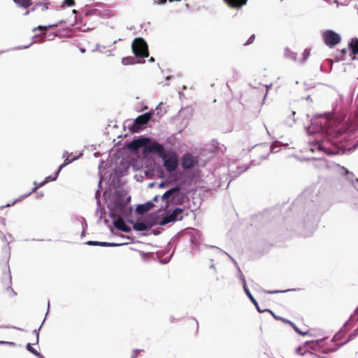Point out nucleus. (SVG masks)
Returning a JSON list of instances; mask_svg holds the SVG:
<instances>
[{"label": "nucleus", "mask_w": 358, "mask_h": 358, "mask_svg": "<svg viewBox=\"0 0 358 358\" xmlns=\"http://www.w3.org/2000/svg\"><path fill=\"white\" fill-rule=\"evenodd\" d=\"M87 244L90 245H100V246L115 245V244H113V243H108L106 242H99V241H89V242H87Z\"/></svg>", "instance_id": "nucleus-21"}, {"label": "nucleus", "mask_w": 358, "mask_h": 358, "mask_svg": "<svg viewBox=\"0 0 358 358\" xmlns=\"http://www.w3.org/2000/svg\"><path fill=\"white\" fill-rule=\"evenodd\" d=\"M291 327L294 329V330L296 333H298L300 335L305 336V335L308 334V331H301L293 322H292V325H291Z\"/></svg>", "instance_id": "nucleus-24"}, {"label": "nucleus", "mask_w": 358, "mask_h": 358, "mask_svg": "<svg viewBox=\"0 0 358 358\" xmlns=\"http://www.w3.org/2000/svg\"><path fill=\"white\" fill-rule=\"evenodd\" d=\"M267 292L269 293V294H273V293L278 292V291H277V290H275V291H268Z\"/></svg>", "instance_id": "nucleus-38"}, {"label": "nucleus", "mask_w": 358, "mask_h": 358, "mask_svg": "<svg viewBox=\"0 0 358 358\" xmlns=\"http://www.w3.org/2000/svg\"><path fill=\"white\" fill-rule=\"evenodd\" d=\"M64 157H66V158L65 159L64 163L62 164H61L59 167V171H61V170L64 167L66 166V165H68L69 164H70L71 162H73L74 160V158L73 159H70L69 158V156H68V152H66L64 154Z\"/></svg>", "instance_id": "nucleus-20"}, {"label": "nucleus", "mask_w": 358, "mask_h": 358, "mask_svg": "<svg viewBox=\"0 0 358 358\" xmlns=\"http://www.w3.org/2000/svg\"><path fill=\"white\" fill-rule=\"evenodd\" d=\"M55 26H56V24H50L48 26L39 25V26L34 28L33 31L35 32L36 30H39L42 32V34H45L46 33V31H48V28H51V27H53Z\"/></svg>", "instance_id": "nucleus-19"}, {"label": "nucleus", "mask_w": 358, "mask_h": 358, "mask_svg": "<svg viewBox=\"0 0 358 358\" xmlns=\"http://www.w3.org/2000/svg\"><path fill=\"white\" fill-rule=\"evenodd\" d=\"M184 330L191 334H196L199 331V322L193 317H189L183 322Z\"/></svg>", "instance_id": "nucleus-5"}, {"label": "nucleus", "mask_w": 358, "mask_h": 358, "mask_svg": "<svg viewBox=\"0 0 358 358\" xmlns=\"http://www.w3.org/2000/svg\"><path fill=\"white\" fill-rule=\"evenodd\" d=\"M27 349L30 352H31L32 354L35 355H38V352L31 346V345L30 343H28L27 345Z\"/></svg>", "instance_id": "nucleus-27"}, {"label": "nucleus", "mask_w": 358, "mask_h": 358, "mask_svg": "<svg viewBox=\"0 0 358 358\" xmlns=\"http://www.w3.org/2000/svg\"><path fill=\"white\" fill-rule=\"evenodd\" d=\"M64 3L68 6H73L75 4V1L74 0H65Z\"/></svg>", "instance_id": "nucleus-30"}, {"label": "nucleus", "mask_w": 358, "mask_h": 358, "mask_svg": "<svg viewBox=\"0 0 358 358\" xmlns=\"http://www.w3.org/2000/svg\"><path fill=\"white\" fill-rule=\"evenodd\" d=\"M131 48L134 54L137 57L145 58L149 56L148 44L142 38H135L132 43Z\"/></svg>", "instance_id": "nucleus-2"}, {"label": "nucleus", "mask_w": 358, "mask_h": 358, "mask_svg": "<svg viewBox=\"0 0 358 358\" xmlns=\"http://www.w3.org/2000/svg\"><path fill=\"white\" fill-rule=\"evenodd\" d=\"M198 162L196 157L189 153H185L181 159V166L184 169H192Z\"/></svg>", "instance_id": "nucleus-6"}, {"label": "nucleus", "mask_w": 358, "mask_h": 358, "mask_svg": "<svg viewBox=\"0 0 358 358\" xmlns=\"http://www.w3.org/2000/svg\"><path fill=\"white\" fill-rule=\"evenodd\" d=\"M152 113H146L143 115H139L135 120V123L131 127V129L134 132H137L141 127L146 124L151 119Z\"/></svg>", "instance_id": "nucleus-4"}, {"label": "nucleus", "mask_w": 358, "mask_h": 358, "mask_svg": "<svg viewBox=\"0 0 358 358\" xmlns=\"http://www.w3.org/2000/svg\"><path fill=\"white\" fill-rule=\"evenodd\" d=\"M347 49L344 48L341 50V53H342V57H344L345 54L347 53Z\"/></svg>", "instance_id": "nucleus-37"}, {"label": "nucleus", "mask_w": 358, "mask_h": 358, "mask_svg": "<svg viewBox=\"0 0 358 358\" xmlns=\"http://www.w3.org/2000/svg\"><path fill=\"white\" fill-rule=\"evenodd\" d=\"M322 39L326 45L333 48L338 45L341 38L340 35L332 30H326L322 34Z\"/></svg>", "instance_id": "nucleus-3"}, {"label": "nucleus", "mask_w": 358, "mask_h": 358, "mask_svg": "<svg viewBox=\"0 0 358 358\" xmlns=\"http://www.w3.org/2000/svg\"><path fill=\"white\" fill-rule=\"evenodd\" d=\"M0 238L2 239V241L6 242L7 243H9V241H8L7 238H6V235H2L1 234L0 235Z\"/></svg>", "instance_id": "nucleus-34"}, {"label": "nucleus", "mask_w": 358, "mask_h": 358, "mask_svg": "<svg viewBox=\"0 0 358 358\" xmlns=\"http://www.w3.org/2000/svg\"><path fill=\"white\" fill-rule=\"evenodd\" d=\"M10 284H11V278L8 275H6V290L7 292H10L12 293V294H15L13 290L11 289V287H10Z\"/></svg>", "instance_id": "nucleus-23"}, {"label": "nucleus", "mask_w": 358, "mask_h": 358, "mask_svg": "<svg viewBox=\"0 0 358 358\" xmlns=\"http://www.w3.org/2000/svg\"><path fill=\"white\" fill-rule=\"evenodd\" d=\"M133 228L136 231H144V230H146L148 229V226L144 222H137L134 224Z\"/></svg>", "instance_id": "nucleus-18"}, {"label": "nucleus", "mask_w": 358, "mask_h": 358, "mask_svg": "<svg viewBox=\"0 0 358 358\" xmlns=\"http://www.w3.org/2000/svg\"><path fill=\"white\" fill-rule=\"evenodd\" d=\"M348 47L350 50V55L355 58V56L358 55V39L357 38H352Z\"/></svg>", "instance_id": "nucleus-12"}, {"label": "nucleus", "mask_w": 358, "mask_h": 358, "mask_svg": "<svg viewBox=\"0 0 358 358\" xmlns=\"http://www.w3.org/2000/svg\"><path fill=\"white\" fill-rule=\"evenodd\" d=\"M150 62H153V61H154V58H153V57H151V58L150 59Z\"/></svg>", "instance_id": "nucleus-40"}, {"label": "nucleus", "mask_w": 358, "mask_h": 358, "mask_svg": "<svg viewBox=\"0 0 358 358\" xmlns=\"http://www.w3.org/2000/svg\"><path fill=\"white\" fill-rule=\"evenodd\" d=\"M277 320L278 321H281L283 323L285 324H289V326L292 325V322L285 318H283V317H281V318H277Z\"/></svg>", "instance_id": "nucleus-29"}, {"label": "nucleus", "mask_w": 358, "mask_h": 358, "mask_svg": "<svg viewBox=\"0 0 358 358\" xmlns=\"http://www.w3.org/2000/svg\"><path fill=\"white\" fill-rule=\"evenodd\" d=\"M244 291L245 292V294H247V296L249 297L250 300L251 301V302H255V298L253 297V296L251 294V293L250 292L248 288L245 286V285H244Z\"/></svg>", "instance_id": "nucleus-26"}, {"label": "nucleus", "mask_w": 358, "mask_h": 358, "mask_svg": "<svg viewBox=\"0 0 358 358\" xmlns=\"http://www.w3.org/2000/svg\"><path fill=\"white\" fill-rule=\"evenodd\" d=\"M48 9V3L43 2H37L34 4L31 10H27L24 15H28L30 13V11L41 10L42 12H44Z\"/></svg>", "instance_id": "nucleus-11"}, {"label": "nucleus", "mask_w": 358, "mask_h": 358, "mask_svg": "<svg viewBox=\"0 0 358 358\" xmlns=\"http://www.w3.org/2000/svg\"><path fill=\"white\" fill-rule=\"evenodd\" d=\"M60 171H59V169L57 170V171L55 173V176H48L45 178V180L41 182L38 186H36L34 189V191H36L37 189V188H38L39 187L43 185L44 184H45L46 182H48L50 181H54L57 179V178L59 176V173Z\"/></svg>", "instance_id": "nucleus-14"}, {"label": "nucleus", "mask_w": 358, "mask_h": 358, "mask_svg": "<svg viewBox=\"0 0 358 358\" xmlns=\"http://www.w3.org/2000/svg\"><path fill=\"white\" fill-rule=\"evenodd\" d=\"M185 210L182 208H180V211L177 213V217H180V215L187 216L188 213H184Z\"/></svg>", "instance_id": "nucleus-31"}, {"label": "nucleus", "mask_w": 358, "mask_h": 358, "mask_svg": "<svg viewBox=\"0 0 358 358\" xmlns=\"http://www.w3.org/2000/svg\"><path fill=\"white\" fill-rule=\"evenodd\" d=\"M148 141H149V139H148V138H138L137 140H135V141L131 142L129 144L128 148L131 150H137L141 147L145 146V149L147 150V146L148 145V144L147 145V143Z\"/></svg>", "instance_id": "nucleus-9"}, {"label": "nucleus", "mask_w": 358, "mask_h": 358, "mask_svg": "<svg viewBox=\"0 0 358 358\" xmlns=\"http://www.w3.org/2000/svg\"><path fill=\"white\" fill-rule=\"evenodd\" d=\"M303 348L301 347H299L296 348V352L298 355H303V353L302 352Z\"/></svg>", "instance_id": "nucleus-33"}, {"label": "nucleus", "mask_w": 358, "mask_h": 358, "mask_svg": "<svg viewBox=\"0 0 358 358\" xmlns=\"http://www.w3.org/2000/svg\"><path fill=\"white\" fill-rule=\"evenodd\" d=\"M255 34H252L248 39V41L244 43L245 45H250L251 43H252L255 41Z\"/></svg>", "instance_id": "nucleus-28"}, {"label": "nucleus", "mask_w": 358, "mask_h": 358, "mask_svg": "<svg viewBox=\"0 0 358 358\" xmlns=\"http://www.w3.org/2000/svg\"><path fill=\"white\" fill-rule=\"evenodd\" d=\"M255 306L256 307L257 310L259 312V313H263L264 312L265 310H262L259 307V305H258V303L257 301H256V299H255V302H252Z\"/></svg>", "instance_id": "nucleus-32"}, {"label": "nucleus", "mask_w": 358, "mask_h": 358, "mask_svg": "<svg viewBox=\"0 0 358 358\" xmlns=\"http://www.w3.org/2000/svg\"><path fill=\"white\" fill-rule=\"evenodd\" d=\"M180 211V208H177L174 209L173 211H169L166 215L163 217V219L160 221V225H166L169 222H175L176 220H182L183 219V215H180V217H177V213Z\"/></svg>", "instance_id": "nucleus-7"}, {"label": "nucleus", "mask_w": 358, "mask_h": 358, "mask_svg": "<svg viewBox=\"0 0 358 358\" xmlns=\"http://www.w3.org/2000/svg\"><path fill=\"white\" fill-rule=\"evenodd\" d=\"M223 1L230 8L241 9L247 4L248 0H223Z\"/></svg>", "instance_id": "nucleus-8"}, {"label": "nucleus", "mask_w": 358, "mask_h": 358, "mask_svg": "<svg viewBox=\"0 0 358 358\" xmlns=\"http://www.w3.org/2000/svg\"><path fill=\"white\" fill-rule=\"evenodd\" d=\"M310 55V50L308 49V48L305 49L303 52V56L300 59L299 62L301 63H304L307 60V59L309 57Z\"/></svg>", "instance_id": "nucleus-22"}, {"label": "nucleus", "mask_w": 358, "mask_h": 358, "mask_svg": "<svg viewBox=\"0 0 358 358\" xmlns=\"http://www.w3.org/2000/svg\"><path fill=\"white\" fill-rule=\"evenodd\" d=\"M358 334V329H355V331H354V334H351L349 337V340L352 339V337L354 336V335H357Z\"/></svg>", "instance_id": "nucleus-36"}, {"label": "nucleus", "mask_w": 358, "mask_h": 358, "mask_svg": "<svg viewBox=\"0 0 358 358\" xmlns=\"http://www.w3.org/2000/svg\"><path fill=\"white\" fill-rule=\"evenodd\" d=\"M266 311H268L269 313H271V315H273V317L277 320V318H281V317L280 316H278V315H275L271 310H266Z\"/></svg>", "instance_id": "nucleus-35"}, {"label": "nucleus", "mask_w": 358, "mask_h": 358, "mask_svg": "<svg viewBox=\"0 0 358 358\" xmlns=\"http://www.w3.org/2000/svg\"><path fill=\"white\" fill-rule=\"evenodd\" d=\"M20 6L27 8L31 4V0H13Z\"/></svg>", "instance_id": "nucleus-17"}, {"label": "nucleus", "mask_w": 358, "mask_h": 358, "mask_svg": "<svg viewBox=\"0 0 358 358\" xmlns=\"http://www.w3.org/2000/svg\"><path fill=\"white\" fill-rule=\"evenodd\" d=\"M291 327L294 329V330L296 333H298L300 335L305 336V335L308 334V331H301L293 322H292V325H291Z\"/></svg>", "instance_id": "nucleus-25"}, {"label": "nucleus", "mask_w": 358, "mask_h": 358, "mask_svg": "<svg viewBox=\"0 0 358 358\" xmlns=\"http://www.w3.org/2000/svg\"><path fill=\"white\" fill-rule=\"evenodd\" d=\"M147 150L157 154L163 159V166L168 172H173L178 168V156L175 151L171 150L166 152L164 147L156 141L150 142Z\"/></svg>", "instance_id": "nucleus-1"}, {"label": "nucleus", "mask_w": 358, "mask_h": 358, "mask_svg": "<svg viewBox=\"0 0 358 358\" xmlns=\"http://www.w3.org/2000/svg\"><path fill=\"white\" fill-rule=\"evenodd\" d=\"M153 206V204L148 202L145 204L138 205L136 207V212L139 214H143L150 210V208Z\"/></svg>", "instance_id": "nucleus-13"}, {"label": "nucleus", "mask_w": 358, "mask_h": 358, "mask_svg": "<svg viewBox=\"0 0 358 358\" xmlns=\"http://www.w3.org/2000/svg\"><path fill=\"white\" fill-rule=\"evenodd\" d=\"M132 358H134V357H132Z\"/></svg>", "instance_id": "nucleus-41"}, {"label": "nucleus", "mask_w": 358, "mask_h": 358, "mask_svg": "<svg viewBox=\"0 0 358 358\" xmlns=\"http://www.w3.org/2000/svg\"><path fill=\"white\" fill-rule=\"evenodd\" d=\"M180 191V188L176 187H174V188H172L168 191H166L162 196V199L164 200V199H166L168 198H169L171 196H172L173 194H174L176 192H178Z\"/></svg>", "instance_id": "nucleus-16"}, {"label": "nucleus", "mask_w": 358, "mask_h": 358, "mask_svg": "<svg viewBox=\"0 0 358 358\" xmlns=\"http://www.w3.org/2000/svg\"><path fill=\"white\" fill-rule=\"evenodd\" d=\"M122 63L123 65H131L136 63V59L134 57H126L122 59Z\"/></svg>", "instance_id": "nucleus-15"}, {"label": "nucleus", "mask_w": 358, "mask_h": 358, "mask_svg": "<svg viewBox=\"0 0 358 358\" xmlns=\"http://www.w3.org/2000/svg\"><path fill=\"white\" fill-rule=\"evenodd\" d=\"M114 225L117 229L122 231L128 233L131 231L130 227L125 224L124 221L121 217H119L114 222Z\"/></svg>", "instance_id": "nucleus-10"}, {"label": "nucleus", "mask_w": 358, "mask_h": 358, "mask_svg": "<svg viewBox=\"0 0 358 358\" xmlns=\"http://www.w3.org/2000/svg\"><path fill=\"white\" fill-rule=\"evenodd\" d=\"M162 105V103H159V105L157 107V109L161 108Z\"/></svg>", "instance_id": "nucleus-39"}]
</instances>
